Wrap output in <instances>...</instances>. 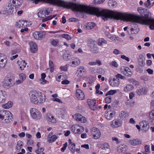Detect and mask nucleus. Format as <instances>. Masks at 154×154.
<instances>
[{
	"instance_id": "f8f14e48",
	"label": "nucleus",
	"mask_w": 154,
	"mask_h": 154,
	"mask_svg": "<svg viewBox=\"0 0 154 154\" xmlns=\"http://www.w3.org/2000/svg\"><path fill=\"white\" fill-rule=\"evenodd\" d=\"M111 126L113 128H117L120 127L122 125V123L119 120L115 119L112 121L110 123Z\"/></svg>"
},
{
	"instance_id": "4be33fe9",
	"label": "nucleus",
	"mask_w": 154,
	"mask_h": 154,
	"mask_svg": "<svg viewBox=\"0 0 154 154\" xmlns=\"http://www.w3.org/2000/svg\"><path fill=\"white\" fill-rule=\"evenodd\" d=\"M95 24L92 22H89L85 25V28L87 29L90 30L93 29L95 26Z\"/></svg>"
},
{
	"instance_id": "6e6d98bb",
	"label": "nucleus",
	"mask_w": 154,
	"mask_h": 154,
	"mask_svg": "<svg viewBox=\"0 0 154 154\" xmlns=\"http://www.w3.org/2000/svg\"><path fill=\"white\" fill-rule=\"evenodd\" d=\"M108 38L113 41H115L116 40H117L118 39V37H116V35H114L111 36L110 37H108Z\"/></svg>"
},
{
	"instance_id": "ea45409f",
	"label": "nucleus",
	"mask_w": 154,
	"mask_h": 154,
	"mask_svg": "<svg viewBox=\"0 0 154 154\" xmlns=\"http://www.w3.org/2000/svg\"><path fill=\"white\" fill-rule=\"evenodd\" d=\"M61 36L63 38H65L66 40H69L72 39L71 37L68 34H63L61 35Z\"/></svg>"
},
{
	"instance_id": "7ed1b4c3",
	"label": "nucleus",
	"mask_w": 154,
	"mask_h": 154,
	"mask_svg": "<svg viewBox=\"0 0 154 154\" xmlns=\"http://www.w3.org/2000/svg\"><path fill=\"white\" fill-rule=\"evenodd\" d=\"M29 112L31 117L34 119L39 120L42 116L41 113L35 108H32L30 109Z\"/></svg>"
},
{
	"instance_id": "bb28decb",
	"label": "nucleus",
	"mask_w": 154,
	"mask_h": 154,
	"mask_svg": "<svg viewBox=\"0 0 154 154\" xmlns=\"http://www.w3.org/2000/svg\"><path fill=\"white\" fill-rule=\"evenodd\" d=\"M119 84V80L113 79L112 82L111 83V85L112 86H118Z\"/></svg>"
},
{
	"instance_id": "69168bd1",
	"label": "nucleus",
	"mask_w": 154,
	"mask_h": 154,
	"mask_svg": "<svg viewBox=\"0 0 154 154\" xmlns=\"http://www.w3.org/2000/svg\"><path fill=\"white\" fill-rule=\"evenodd\" d=\"M116 77L117 79L120 78L121 79H124L125 77L124 76H122V75L119 74H118L116 75Z\"/></svg>"
},
{
	"instance_id": "a878e982",
	"label": "nucleus",
	"mask_w": 154,
	"mask_h": 154,
	"mask_svg": "<svg viewBox=\"0 0 154 154\" xmlns=\"http://www.w3.org/2000/svg\"><path fill=\"white\" fill-rule=\"evenodd\" d=\"M134 88L133 86L131 84H128L125 86L124 91L125 92H128L131 91Z\"/></svg>"
},
{
	"instance_id": "f704fd0d",
	"label": "nucleus",
	"mask_w": 154,
	"mask_h": 154,
	"mask_svg": "<svg viewBox=\"0 0 154 154\" xmlns=\"http://www.w3.org/2000/svg\"><path fill=\"white\" fill-rule=\"evenodd\" d=\"M23 143L20 140H19L17 142V144L16 146V149L17 150H20L21 148Z\"/></svg>"
},
{
	"instance_id": "e433bc0d",
	"label": "nucleus",
	"mask_w": 154,
	"mask_h": 154,
	"mask_svg": "<svg viewBox=\"0 0 154 154\" xmlns=\"http://www.w3.org/2000/svg\"><path fill=\"white\" fill-rule=\"evenodd\" d=\"M117 91H118V90H117ZM117 92V90H111L106 93V96L113 95L116 94Z\"/></svg>"
},
{
	"instance_id": "338daca9",
	"label": "nucleus",
	"mask_w": 154,
	"mask_h": 154,
	"mask_svg": "<svg viewBox=\"0 0 154 154\" xmlns=\"http://www.w3.org/2000/svg\"><path fill=\"white\" fill-rule=\"evenodd\" d=\"M100 85L99 84H98L95 86V88L96 89V93H99V89L100 88Z\"/></svg>"
},
{
	"instance_id": "c85d7f7f",
	"label": "nucleus",
	"mask_w": 154,
	"mask_h": 154,
	"mask_svg": "<svg viewBox=\"0 0 154 154\" xmlns=\"http://www.w3.org/2000/svg\"><path fill=\"white\" fill-rule=\"evenodd\" d=\"M3 112L4 113V119L8 117L10 118L11 116H12V114L11 112L8 110H3Z\"/></svg>"
},
{
	"instance_id": "c9c22d12",
	"label": "nucleus",
	"mask_w": 154,
	"mask_h": 154,
	"mask_svg": "<svg viewBox=\"0 0 154 154\" xmlns=\"http://www.w3.org/2000/svg\"><path fill=\"white\" fill-rule=\"evenodd\" d=\"M128 116V114L127 113L125 112V111H122L121 112V114L119 115V116L121 119H123Z\"/></svg>"
},
{
	"instance_id": "2f4dec72",
	"label": "nucleus",
	"mask_w": 154,
	"mask_h": 154,
	"mask_svg": "<svg viewBox=\"0 0 154 154\" xmlns=\"http://www.w3.org/2000/svg\"><path fill=\"white\" fill-rule=\"evenodd\" d=\"M15 84L14 82V80L12 79H9L8 81H7V87H12Z\"/></svg>"
},
{
	"instance_id": "20e7f679",
	"label": "nucleus",
	"mask_w": 154,
	"mask_h": 154,
	"mask_svg": "<svg viewBox=\"0 0 154 154\" xmlns=\"http://www.w3.org/2000/svg\"><path fill=\"white\" fill-rule=\"evenodd\" d=\"M16 12V10L14 8V5L10 4L8 5L5 6L3 10L1 12V13L4 14H12Z\"/></svg>"
},
{
	"instance_id": "f3484780",
	"label": "nucleus",
	"mask_w": 154,
	"mask_h": 154,
	"mask_svg": "<svg viewBox=\"0 0 154 154\" xmlns=\"http://www.w3.org/2000/svg\"><path fill=\"white\" fill-rule=\"evenodd\" d=\"M30 49L31 51L33 53H35L37 51V46L36 44L33 42H30Z\"/></svg>"
},
{
	"instance_id": "5fc2aeb1",
	"label": "nucleus",
	"mask_w": 154,
	"mask_h": 154,
	"mask_svg": "<svg viewBox=\"0 0 154 154\" xmlns=\"http://www.w3.org/2000/svg\"><path fill=\"white\" fill-rule=\"evenodd\" d=\"M105 1V0H95L94 2L95 4H100L103 2Z\"/></svg>"
},
{
	"instance_id": "5701e85b",
	"label": "nucleus",
	"mask_w": 154,
	"mask_h": 154,
	"mask_svg": "<svg viewBox=\"0 0 154 154\" xmlns=\"http://www.w3.org/2000/svg\"><path fill=\"white\" fill-rule=\"evenodd\" d=\"M13 103L11 101H9L7 103L2 104V106L5 109H8L12 107Z\"/></svg>"
},
{
	"instance_id": "de8ad7c7",
	"label": "nucleus",
	"mask_w": 154,
	"mask_h": 154,
	"mask_svg": "<svg viewBox=\"0 0 154 154\" xmlns=\"http://www.w3.org/2000/svg\"><path fill=\"white\" fill-rule=\"evenodd\" d=\"M112 100L111 96H108L106 97L105 100V103H110Z\"/></svg>"
},
{
	"instance_id": "49530a36",
	"label": "nucleus",
	"mask_w": 154,
	"mask_h": 154,
	"mask_svg": "<svg viewBox=\"0 0 154 154\" xmlns=\"http://www.w3.org/2000/svg\"><path fill=\"white\" fill-rule=\"evenodd\" d=\"M44 150V148H38V149L35 150V152L37 154H40Z\"/></svg>"
},
{
	"instance_id": "e2e57ef3",
	"label": "nucleus",
	"mask_w": 154,
	"mask_h": 154,
	"mask_svg": "<svg viewBox=\"0 0 154 154\" xmlns=\"http://www.w3.org/2000/svg\"><path fill=\"white\" fill-rule=\"evenodd\" d=\"M63 76H64L63 74L60 75L57 78V80L58 82H60V79H63Z\"/></svg>"
},
{
	"instance_id": "774afa93",
	"label": "nucleus",
	"mask_w": 154,
	"mask_h": 154,
	"mask_svg": "<svg viewBox=\"0 0 154 154\" xmlns=\"http://www.w3.org/2000/svg\"><path fill=\"white\" fill-rule=\"evenodd\" d=\"M69 21L71 22H77L78 20L77 19L74 18H70L69 19Z\"/></svg>"
},
{
	"instance_id": "6ab92c4d",
	"label": "nucleus",
	"mask_w": 154,
	"mask_h": 154,
	"mask_svg": "<svg viewBox=\"0 0 154 154\" xmlns=\"http://www.w3.org/2000/svg\"><path fill=\"white\" fill-rule=\"evenodd\" d=\"M6 93L5 91H0V103H4L6 100Z\"/></svg>"
},
{
	"instance_id": "bf43d9fd",
	"label": "nucleus",
	"mask_w": 154,
	"mask_h": 154,
	"mask_svg": "<svg viewBox=\"0 0 154 154\" xmlns=\"http://www.w3.org/2000/svg\"><path fill=\"white\" fill-rule=\"evenodd\" d=\"M138 64L141 66H143L145 64V63L143 60H138Z\"/></svg>"
},
{
	"instance_id": "0eeeda50",
	"label": "nucleus",
	"mask_w": 154,
	"mask_h": 154,
	"mask_svg": "<svg viewBox=\"0 0 154 154\" xmlns=\"http://www.w3.org/2000/svg\"><path fill=\"white\" fill-rule=\"evenodd\" d=\"M7 58L3 54L0 53V68H4L7 63Z\"/></svg>"
},
{
	"instance_id": "4c0bfd02",
	"label": "nucleus",
	"mask_w": 154,
	"mask_h": 154,
	"mask_svg": "<svg viewBox=\"0 0 154 154\" xmlns=\"http://www.w3.org/2000/svg\"><path fill=\"white\" fill-rule=\"evenodd\" d=\"M84 72V67L83 66H80L77 71L76 73H82Z\"/></svg>"
},
{
	"instance_id": "dca6fc26",
	"label": "nucleus",
	"mask_w": 154,
	"mask_h": 154,
	"mask_svg": "<svg viewBox=\"0 0 154 154\" xmlns=\"http://www.w3.org/2000/svg\"><path fill=\"white\" fill-rule=\"evenodd\" d=\"M34 38L37 40H41L44 38V35L41 32H35L33 34Z\"/></svg>"
},
{
	"instance_id": "13d9d810",
	"label": "nucleus",
	"mask_w": 154,
	"mask_h": 154,
	"mask_svg": "<svg viewBox=\"0 0 154 154\" xmlns=\"http://www.w3.org/2000/svg\"><path fill=\"white\" fill-rule=\"evenodd\" d=\"M43 97L42 95V96H41L40 97H39L38 99L39 100H38V103H42L45 101V99H43Z\"/></svg>"
},
{
	"instance_id": "603ef678",
	"label": "nucleus",
	"mask_w": 154,
	"mask_h": 154,
	"mask_svg": "<svg viewBox=\"0 0 154 154\" xmlns=\"http://www.w3.org/2000/svg\"><path fill=\"white\" fill-rule=\"evenodd\" d=\"M110 65L115 67H117L118 66V64L115 61L112 62L110 64Z\"/></svg>"
},
{
	"instance_id": "4468645a",
	"label": "nucleus",
	"mask_w": 154,
	"mask_h": 154,
	"mask_svg": "<svg viewBox=\"0 0 154 154\" xmlns=\"http://www.w3.org/2000/svg\"><path fill=\"white\" fill-rule=\"evenodd\" d=\"M76 95L77 97L79 100H83L85 99V95L81 90L77 89L76 91Z\"/></svg>"
},
{
	"instance_id": "864d4df0",
	"label": "nucleus",
	"mask_w": 154,
	"mask_h": 154,
	"mask_svg": "<svg viewBox=\"0 0 154 154\" xmlns=\"http://www.w3.org/2000/svg\"><path fill=\"white\" fill-rule=\"evenodd\" d=\"M27 144L29 146H32L33 144V141L31 139H26Z\"/></svg>"
},
{
	"instance_id": "1a4fd4ad",
	"label": "nucleus",
	"mask_w": 154,
	"mask_h": 154,
	"mask_svg": "<svg viewBox=\"0 0 154 154\" xmlns=\"http://www.w3.org/2000/svg\"><path fill=\"white\" fill-rule=\"evenodd\" d=\"M139 125L141 127V130L143 132H145L149 130V126L145 121H142L139 123Z\"/></svg>"
},
{
	"instance_id": "412c9836",
	"label": "nucleus",
	"mask_w": 154,
	"mask_h": 154,
	"mask_svg": "<svg viewBox=\"0 0 154 154\" xmlns=\"http://www.w3.org/2000/svg\"><path fill=\"white\" fill-rule=\"evenodd\" d=\"M47 120L50 122L52 123H55L56 122V119L54 118L53 116L51 114H49L47 118Z\"/></svg>"
},
{
	"instance_id": "680f3d73",
	"label": "nucleus",
	"mask_w": 154,
	"mask_h": 154,
	"mask_svg": "<svg viewBox=\"0 0 154 154\" xmlns=\"http://www.w3.org/2000/svg\"><path fill=\"white\" fill-rule=\"evenodd\" d=\"M44 11H45L46 13L47 14V15H48L49 13H51L52 11L51 8H48L47 9H46Z\"/></svg>"
},
{
	"instance_id": "39448f33",
	"label": "nucleus",
	"mask_w": 154,
	"mask_h": 154,
	"mask_svg": "<svg viewBox=\"0 0 154 154\" xmlns=\"http://www.w3.org/2000/svg\"><path fill=\"white\" fill-rule=\"evenodd\" d=\"M84 128L78 124L74 125L71 128V130L75 134H81L84 131Z\"/></svg>"
},
{
	"instance_id": "c03bdc74",
	"label": "nucleus",
	"mask_w": 154,
	"mask_h": 154,
	"mask_svg": "<svg viewBox=\"0 0 154 154\" xmlns=\"http://www.w3.org/2000/svg\"><path fill=\"white\" fill-rule=\"evenodd\" d=\"M144 5L147 8H150L151 7L150 1L149 0H147L146 2L144 3Z\"/></svg>"
},
{
	"instance_id": "f257e3e1",
	"label": "nucleus",
	"mask_w": 154,
	"mask_h": 154,
	"mask_svg": "<svg viewBox=\"0 0 154 154\" xmlns=\"http://www.w3.org/2000/svg\"><path fill=\"white\" fill-rule=\"evenodd\" d=\"M92 14L97 17L101 16L104 20H107L108 18L114 19L140 23L148 25L151 30H154V19L146 15L140 16L111 10H104L100 11L98 8L94 7L93 8Z\"/></svg>"
},
{
	"instance_id": "cd10ccee",
	"label": "nucleus",
	"mask_w": 154,
	"mask_h": 154,
	"mask_svg": "<svg viewBox=\"0 0 154 154\" xmlns=\"http://www.w3.org/2000/svg\"><path fill=\"white\" fill-rule=\"evenodd\" d=\"M47 14L44 11H39L38 12L37 15L39 17L43 18L45 17Z\"/></svg>"
},
{
	"instance_id": "72a5a7b5",
	"label": "nucleus",
	"mask_w": 154,
	"mask_h": 154,
	"mask_svg": "<svg viewBox=\"0 0 154 154\" xmlns=\"http://www.w3.org/2000/svg\"><path fill=\"white\" fill-rule=\"evenodd\" d=\"M49 65L50 67L49 69H49L50 72H52L54 71V67L53 63L51 61H49Z\"/></svg>"
},
{
	"instance_id": "2eb2a0df",
	"label": "nucleus",
	"mask_w": 154,
	"mask_h": 154,
	"mask_svg": "<svg viewBox=\"0 0 154 154\" xmlns=\"http://www.w3.org/2000/svg\"><path fill=\"white\" fill-rule=\"evenodd\" d=\"M52 132L50 133L48 135L47 140L50 143H51L57 139V137L55 135H53Z\"/></svg>"
},
{
	"instance_id": "7c9ffc66",
	"label": "nucleus",
	"mask_w": 154,
	"mask_h": 154,
	"mask_svg": "<svg viewBox=\"0 0 154 154\" xmlns=\"http://www.w3.org/2000/svg\"><path fill=\"white\" fill-rule=\"evenodd\" d=\"M20 63L19 64L20 69L21 70H23L24 68L26 67V63L24 60H22Z\"/></svg>"
},
{
	"instance_id": "393cba45",
	"label": "nucleus",
	"mask_w": 154,
	"mask_h": 154,
	"mask_svg": "<svg viewBox=\"0 0 154 154\" xmlns=\"http://www.w3.org/2000/svg\"><path fill=\"white\" fill-rule=\"evenodd\" d=\"M97 42L98 45L101 46H103L104 45L106 44L107 43L106 41L103 38H99Z\"/></svg>"
},
{
	"instance_id": "a19ab883",
	"label": "nucleus",
	"mask_w": 154,
	"mask_h": 154,
	"mask_svg": "<svg viewBox=\"0 0 154 154\" xmlns=\"http://www.w3.org/2000/svg\"><path fill=\"white\" fill-rule=\"evenodd\" d=\"M11 117H7L5 118L4 121L5 122L6 124H9L12 121V119H13L12 116H11Z\"/></svg>"
},
{
	"instance_id": "0e129e2a",
	"label": "nucleus",
	"mask_w": 154,
	"mask_h": 154,
	"mask_svg": "<svg viewBox=\"0 0 154 154\" xmlns=\"http://www.w3.org/2000/svg\"><path fill=\"white\" fill-rule=\"evenodd\" d=\"M121 57L122 59H124L128 62L130 60V59L129 58L127 57H126L124 55H121Z\"/></svg>"
},
{
	"instance_id": "8fccbe9b",
	"label": "nucleus",
	"mask_w": 154,
	"mask_h": 154,
	"mask_svg": "<svg viewBox=\"0 0 154 154\" xmlns=\"http://www.w3.org/2000/svg\"><path fill=\"white\" fill-rule=\"evenodd\" d=\"M59 41L58 40L53 39L51 42V44L54 46H56L58 43Z\"/></svg>"
},
{
	"instance_id": "ddd939ff",
	"label": "nucleus",
	"mask_w": 154,
	"mask_h": 154,
	"mask_svg": "<svg viewBox=\"0 0 154 154\" xmlns=\"http://www.w3.org/2000/svg\"><path fill=\"white\" fill-rule=\"evenodd\" d=\"M28 25L27 24V22L24 21H19L16 22V26L17 27L20 28H23L25 27H27Z\"/></svg>"
},
{
	"instance_id": "9d476101",
	"label": "nucleus",
	"mask_w": 154,
	"mask_h": 154,
	"mask_svg": "<svg viewBox=\"0 0 154 154\" xmlns=\"http://www.w3.org/2000/svg\"><path fill=\"white\" fill-rule=\"evenodd\" d=\"M87 102L88 105L91 109L95 110L97 109V108L96 105V101L94 99L92 100L88 99L87 100Z\"/></svg>"
},
{
	"instance_id": "a211bd4d",
	"label": "nucleus",
	"mask_w": 154,
	"mask_h": 154,
	"mask_svg": "<svg viewBox=\"0 0 154 154\" xmlns=\"http://www.w3.org/2000/svg\"><path fill=\"white\" fill-rule=\"evenodd\" d=\"M122 72L125 75L128 77L131 76L132 75V72L128 67H125L124 70L122 71Z\"/></svg>"
},
{
	"instance_id": "a18cd8bd",
	"label": "nucleus",
	"mask_w": 154,
	"mask_h": 154,
	"mask_svg": "<svg viewBox=\"0 0 154 154\" xmlns=\"http://www.w3.org/2000/svg\"><path fill=\"white\" fill-rule=\"evenodd\" d=\"M146 10L141 7H139L137 9V11L141 14H144L145 11ZM147 11V10H146Z\"/></svg>"
},
{
	"instance_id": "6e6552de",
	"label": "nucleus",
	"mask_w": 154,
	"mask_h": 154,
	"mask_svg": "<svg viewBox=\"0 0 154 154\" xmlns=\"http://www.w3.org/2000/svg\"><path fill=\"white\" fill-rule=\"evenodd\" d=\"M73 118L77 121H80L82 123H85L86 122V118L79 113H76L73 116Z\"/></svg>"
},
{
	"instance_id": "b1692460",
	"label": "nucleus",
	"mask_w": 154,
	"mask_h": 154,
	"mask_svg": "<svg viewBox=\"0 0 154 154\" xmlns=\"http://www.w3.org/2000/svg\"><path fill=\"white\" fill-rule=\"evenodd\" d=\"M147 92L146 90L144 88H141L137 89L136 91V93L138 95H141L146 93Z\"/></svg>"
},
{
	"instance_id": "f03ea898",
	"label": "nucleus",
	"mask_w": 154,
	"mask_h": 154,
	"mask_svg": "<svg viewBox=\"0 0 154 154\" xmlns=\"http://www.w3.org/2000/svg\"><path fill=\"white\" fill-rule=\"evenodd\" d=\"M29 94L31 102L35 104L38 103V98L42 96V93L41 92L34 90L30 91Z\"/></svg>"
},
{
	"instance_id": "09e8293b",
	"label": "nucleus",
	"mask_w": 154,
	"mask_h": 154,
	"mask_svg": "<svg viewBox=\"0 0 154 154\" xmlns=\"http://www.w3.org/2000/svg\"><path fill=\"white\" fill-rule=\"evenodd\" d=\"M19 77L20 79L23 80V82L26 79V75L23 73L20 74L19 75Z\"/></svg>"
},
{
	"instance_id": "052dcab7",
	"label": "nucleus",
	"mask_w": 154,
	"mask_h": 154,
	"mask_svg": "<svg viewBox=\"0 0 154 154\" xmlns=\"http://www.w3.org/2000/svg\"><path fill=\"white\" fill-rule=\"evenodd\" d=\"M67 146V143L66 142L63 146L61 148V150L62 152H64L65 150L66 149V147Z\"/></svg>"
},
{
	"instance_id": "79ce46f5",
	"label": "nucleus",
	"mask_w": 154,
	"mask_h": 154,
	"mask_svg": "<svg viewBox=\"0 0 154 154\" xmlns=\"http://www.w3.org/2000/svg\"><path fill=\"white\" fill-rule=\"evenodd\" d=\"M56 15H55L50 16L47 17H46L45 18L43 19L42 20V22H44L45 21H46L47 20H50L52 18L56 16Z\"/></svg>"
},
{
	"instance_id": "423d86ee",
	"label": "nucleus",
	"mask_w": 154,
	"mask_h": 154,
	"mask_svg": "<svg viewBox=\"0 0 154 154\" xmlns=\"http://www.w3.org/2000/svg\"><path fill=\"white\" fill-rule=\"evenodd\" d=\"M91 132L93 139H98L101 136V133L100 130L97 128H92L91 130Z\"/></svg>"
},
{
	"instance_id": "c756f323",
	"label": "nucleus",
	"mask_w": 154,
	"mask_h": 154,
	"mask_svg": "<svg viewBox=\"0 0 154 154\" xmlns=\"http://www.w3.org/2000/svg\"><path fill=\"white\" fill-rule=\"evenodd\" d=\"M80 62L79 58H76L74 59L72 62V66L75 67L78 66L80 63Z\"/></svg>"
},
{
	"instance_id": "37998d69",
	"label": "nucleus",
	"mask_w": 154,
	"mask_h": 154,
	"mask_svg": "<svg viewBox=\"0 0 154 154\" xmlns=\"http://www.w3.org/2000/svg\"><path fill=\"white\" fill-rule=\"evenodd\" d=\"M149 117L151 119L154 120V109L149 112Z\"/></svg>"
},
{
	"instance_id": "9b49d317",
	"label": "nucleus",
	"mask_w": 154,
	"mask_h": 154,
	"mask_svg": "<svg viewBox=\"0 0 154 154\" xmlns=\"http://www.w3.org/2000/svg\"><path fill=\"white\" fill-rule=\"evenodd\" d=\"M115 113L114 111L109 110L106 111L105 114V117L108 120H111L113 116L115 115Z\"/></svg>"
},
{
	"instance_id": "3c124183",
	"label": "nucleus",
	"mask_w": 154,
	"mask_h": 154,
	"mask_svg": "<svg viewBox=\"0 0 154 154\" xmlns=\"http://www.w3.org/2000/svg\"><path fill=\"white\" fill-rule=\"evenodd\" d=\"M68 69V66L66 65L64 66H61L60 67V69L62 71H66Z\"/></svg>"
},
{
	"instance_id": "58836bf2",
	"label": "nucleus",
	"mask_w": 154,
	"mask_h": 154,
	"mask_svg": "<svg viewBox=\"0 0 154 154\" xmlns=\"http://www.w3.org/2000/svg\"><path fill=\"white\" fill-rule=\"evenodd\" d=\"M110 148V146L109 144L107 143L103 144L102 145V149L103 150H106L109 149Z\"/></svg>"
},
{
	"instance_id": "4d7b16f0",
	"label": "nucleus",
	"mask_w": 154,
	"mask_h": 154,
	"mask_svg": "<svg viewBox=\"0 0 154 154\" xmlns=\"http://www.w3.org/2000/svg\"><path fill=\"white\" fill-rule=\"evenodd\" d=\"M112 140L113 141H116V143L117 144H119L120 143V141L119 140L118 138L117 137H113L112 138Z\"/></svg>"
},
{
	"instance_id": "aec40b11",
	"label": "nucleus",
	"mask_w": 154,
	"mask_h": 154,
	"mask_svg": "<svg viewBox=\"0 0 154 154\" xmlns=\"http://www.w3.org/2000/svg\"><path fill=\"white\" fill-rule=\"evenodd\" d=\"M142 142L141 141L138 139L130 140L129 141V143L132 145L136 146L140 144Z\"/></svg>"
},
{
	"instance_id": "473e14b6",
	"label": "nucleus",
	"mask_w": 154,
	"mask_h": 154,
	"mask_svg": "<svg viewBox=\"0 0 154 154\" xmlns=\"http://www.w3.org/2000/svg\"><path fill=\"white\" fill-rule=\"evenodd\" d=\"M69 150L72 152H74L75 149V144L72 142L70 143V144H69Z\"/></svg>"
}]
</instances>
